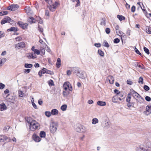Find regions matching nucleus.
<instances>
[{
	"mask_svg": "<svg viewBox=\"0 0 151 151\" xmlns=\"http://www.w3.org/2000/svg\"><path fill=\"white\" fill-rule=\"evenodd\" d=\"M28 122L29 123V130L30 131H34L39 127V124L35 120H29L28 121Z\"/></svg>",
	"mask_w": 151,
	"mask_h": 151,
	"instance_id": "obj_1",
	"label": "nucleus"
},
{
	"mask_svg": "<svg viewBox=\"0 0 151 151\" xmlns=\"http://www.w3.org/2000/svg\"><path fill=\"white\" fill-rule=\"evenodd\" d=\"M58 125L56 123L52 122L50 124V132L52 133H55L57 129Z\"/></svg>",
	"mask_w": 151,
	"mask_h": 151,
	"instance_id": "obj_2",
	"label": "nucleus"
},
{
	"mask_svg": "<svg viewBox=\"0 0 151 151\" xmlns=\"http://www.w3.org/2000/svg\"><path fill=\"white\" fill-rule=\"evenodd\" d=\"M143 114L146 116H148L151 114V105H148L146 106Z\"/></svg>",
	"mask_w": 151,
	"mask_h": 151,
	"instance_id": "obj_3",
	"label": "nucleus"
},
{
	"mask_svg": "<svg viewBox=\"0 0 151 151\" xmlns=\"http://www.w3.org/2000/svg\"><path fill=\"white\" fill-rule=\"evenodd\" d=\"M76 131L79 132H85L86 130L85 127L82 126H80L76 128Z\"/></svg>",
	"mask_w": 151,
	"mask_h": 151,
	"instance_id": "obj_4",
	"label": "nucleus"
},
{
	"mask_svg": "<svg viewBox=\"0 0 151 151\" xmlns=\"http://www.w3.org/2000/svg\"><path fill=\"white\" fill-rule=\"evenodd\" d=\"M27 57L29 59H34L37 58V55L33 53V52H31L27 53Z\"/></svg>",
	"mask_w": 151,
	"mask_h": 151,
	"instance_id": "obj_5",
	"label": "nucleus"
},
{
	"mask_svg": "<svg viewBox=\"0 0 151 151\" xmlns=\"http://www.w3.org/2000/svg\"><path fill=\"white\" fill-rule=\"evenodd\" d=\"M77 76L80 78L84 79L87 77V75L85 72L84 71H80L78 74H77Z\"/></svg>",
	"mask_w": 151,
	"mask_h": 151,
	"instance_id": "obj_6",
	"label": "nucleus"
},
{
	"mask_svg": "<svg viewBox=\"0 0 151 151\" xmlns=\"http://www.w3.org/2000/svg\"><path fill=\"white\" fill-rule=\"evenodd\" d=\"M32 139L36 142H39L41 140L40 138L35 134H34L32 136Z\"/></svg>",
	"mask_w": 151,
	"mask_h": 151,
	"instance_id": "obj_7",
	"label": "nucleus"
},
{
	"mask_svg": "<svg viewBox=\"0 0 151 151\" xmlns=\"http://www.w3.org/2000/svg\"><path fill=\"white\" fill-rule=\"evenodd\" d=\"M19 25L22 28L25 29L27 28L28 24L27 23H24L19 21L18 23Z\"/></svg>",
	"mask_w": 151,
	"mask_h": 151,
	"instance_id": "obj_8",
	"label": "nucleus"
},
{
	"mask_svg": "<svg viewBox=\"0 0 151 151\" xmlns=\"http://www.w3.org/2000/svg\"><path fill=\"white\" fill-rule=\"evenodd\" d=\"M19 6L17 4L15 5H12L10 6H9L7 8L8 10H11V11H14L17 10Z\"/></svg>",
	"mask_w": 151,
	"mask_h": 151,
	"instance_id": "obj_9",
	"label": "nucleus"
},
{
	"mask_svg": "<svg viewBox=\"0 0 151 151\" xmlns=\"http://www.w3.org/2000/svg\"><path fill=\"white\" fill-rule=\"evenodd\" d=\"M130 93L133 97L136 100L140 96L135 91L132 90L130 91Z\"/></svg>",
	"mask_w": 151,
	"mask_h": 151,
	"instance_id": "obj_10",
	"label": "nucleus"
},
{
	"mask_svg": "<svg viewBox=\"0 0 151 151\" xmlns=\"http://www.w3.org/2000/svg\"><path fill=\"white\" fill-rule=\"evenodd\" d=\"M25 44L24 42H22L16 44L15 46V48L20 49L24 48L25 47Z\"/></svg>",
	"mask_w": 151,
	"mask_h": 151,
	"instance_id": "obj_11",
	"label": "nucleus"
},
{
	"mask_svg": "<svg viewBox=\"0 0 151 151\" xmlns=\"http://www.w3.org/2000/svg\"><path fill=\"white\" fill-rule=\"evenodd\" d=\"M136 101L137 102V103H138L140 104L144 103L145 101L144 99L141 96H140L137 99Z\"/></svg>",
	"mask_w": 151,
	"mask_h": 151,
	"instance_id": "obj_12",
	"label": "nucleus"
},
{
	"mask_svg": "<svg viewBox=\"0 0 151 151\" xmlns=\"http://www.w3.org/2000/svg\"><path fill=\"white\" fill-rule=\"evenodd\" d=\"M70 85V83L68 82H65L63 85V87L64 89L66 91Z\"/></svg>",
	"mask_w": 151,
	"mask_h": 151,
	"instance_id": "obj_13",
	"label": "nucleus"
},
{
	"mask_svg": "<svg viewBox=\"0 0 151 151\" xmlns=\"http://www.w3.org/2000/svg\"><path fill=\"white\" fill-rule=\"evenodd\" d=\"M72 71L77 76V74H78L80 71L78 68L74 67L73 68Z\"/></svg>",
	"mask_w": 151,
	"mask_h": 151,
	"instance_id": "obj_14",
	"label": "nucleus"
},
{
	"mask_svg": "<svg viewBox=\"0 0 151 151\" xmlns=\"http://www.w3.org/2000/svg\"><path fill=\"white\" fill-rule=\"evenodd\" d=\"M107 80L109 81V83L111 84H112L114 83V79L112 76H109L107 78Z\"/></svg>",
	"mask_w": 151,
	"mask_h": 151,
	"instance_id": "obj_15",
	"label": "nucleus"
},
{
	"mask_svg": "<svg viewBox=\"0 0 151 151\" xmlns=\"http://www.w3.org/2000/svg\"><path fill=\"white\" fill-rule=\"evenodd\" d=\"M8 137L4 135H0V142H3L6 140Z\"/></svg>",
	"mask_w": 151,
	"mask_h": 151,
	"instance_id": "obj_16",
	"label": "nucleus"
},
{
	"mask_svg": "<svg viewBox=\"0 0 151 151\" xmlns=\"http://www.w3.org/2000/svg\"><path fill=\"white\" fill-rule=\"evenodd\" d=\"M147 148H145V147L143 145L140 146L137 149V151H145Z\"/></svg>",
	"mask_w": 151,
	"mask_h": 151,
	"instance_id": "obj_17",
	"label": "nucleus"
},
{
	"mask_svg": "<svg viewBox=\"0 0 151 151\" xmlns=\"http://www.w3.org/2000/svg\"><path fill=\"white\" fill-rule=\"evenodd\" d=\"M6 107L4 104H0V110L1 111L5 110L6 109Z\"/></svg>",
	"mask_w": 151,
	"mask_h": 151,
	"instance_id": "obj_18",
	"label": "nucleus"
},
{
	"mask_svg": "<svg viewBox=\"0 0 151 151\" xmlns=\"http://www.w3.org/2000/svg\"><path fill=\"white\" fill-rule=\"evenodd\" d=\"M52 115H55L58 114V111L56 109H53L51 111Z\"/></svg>",
	"mask_w": 151,
	"mask_h": 151,
	"instance_id": "obj_19",
	"label": "nucleus"
},
{
	"mask_svg": "<svg viewBox=\"0 0 151 151\" xmlns=\"http://www.w3.org/2000/svg\"><path fill=\"white\" fill-rule=\"evenodd\" d=\"M97 104L98 105L101 106H104L106 105V103L105 102L100 101L97 102Z\"/></svg>",
	"mask_w": 151,
	"mask_h": 151,
	"instance_id": "obj_20",
	"label": "nucleus"
},
{
	"mask_svg": "<svg viewBox=\"0 0 151 151\" xmlns=\"http://www.w3.org/2000/svg\"><path fill=\"white\" fill-rule=\"evenodd\" d=\"M28 21L31 24L35 23V20L32 17H29L28 19Z\"/></svg>",
	"mask_w": 151,
	"mask_h": 151,
	"instance_id": "obj_21",
	"label": "nucleus"
},
{
	"mask_svg": "<svg viewBox=\"0 0 151 151\" xmlns=\"http://www.w3.org/2000/svg\"><path fill=\"white\" fill-rule=\"evenodd\" d=\"M61 65V60L60 58H58L57 59L56 65V66L58 68H59Z\"/></svg>",
	"mask_w": 151,
	"mask_h": 151,
	"instance_id": "obj_22",
	"label": "nucleus"
},
{
	"mask_svg": "<svg viewBox=\"0 0 151 151\" xmlns=\"http://www.w3.org/2000/svg\"><path fill=\"white\" fill-rule=\"evenodd\" d=\"M46 136L45 133L44 131H41L40 133V136L41 138H45Z\"/></svg>",
	"mask_w": 151,
	"mask_h": 151,
	"instance_id": "obj_23",
	"label": "nucleus"
},
{
	"mask_svg": "<svg viewBox=\"0 0 151 151\" xmlns=\"http://www.w3.org/2000/svg\"><path fill=\"white\" fill-rule=\"evenodd\" d=\"M99 121L96 118H94L92 120V123L93 124H95L98 123Z\"/></svg>",
	"mask_w": 151,
	"mask_h": 151,
	"instance_id": "obj_24",
	"label": "nucleus"
},
{
	"mask_svg": "<svg viewBox=\"0 0 151 151\" xmlns=\"http://www.w3.org/2000/svg\"><path fill=\"white\" fill-rule=\"evenodd\" d=\"M116 32L117 35L120 36H122L124 34L123 32L119 29L116 31Z\"/></svg>",
	"mask_w": 151,
	"mask_h": 151,
	"instance_id": "obj_25",
	"label": "nucleus"
},
{
	"mask_svg": "<svg viewBox=\"0 0 151 151\" xmlns=\"http://www.w3.org/2000/svg\"><path fill=\"white\" fill-rule=\"evenodd\" d=\"M117 18L119 19V20L120 21L122 20H124L125 19V18L122 15H118L117 16Z\"/></svg>",
	"mask_w": 151,
	"mask_h": 151,
	"instance_id": "obj_26",
	"label": "nucleus"
},
{
	"mask_svg": "<svg viewBox=\"0 0 151 151\" xmlns=\"http://www.w3.org/2000/svg\"><path fill=\"white\" fill-rule=\"evenodd\" d=\"M118 99V97L117 96H113L112 99V101L114 103H117V100Z\"/></svg>",
	"mask_w": 151,
	"mask_h": 151,
	"instance_id": "obj_27",
	"label": "nucleus"
},
{
	"mask_svg": "<svg viewBox=\"0 0 151 151\" xmlns=\"http://www.w3.org/2000/svg\"><path fill=\"white\" fill-rule=\"evenodd\" d=\"M24 66L26 68H30L32 67L33 65L31 64L25 63Z\"/></svg>",
	"mask_w": 151,
	"mask_h": 151,
	"instance_id": "obj_28",
	"label": "nucleus"
},
{
	"mask_svg": "<svg viewBox=\"0 0 151 151\" xmlns=\"http://www.w3.org/2000/svg\"><path fill=\"white\" fill-rule=\"evenodd\" d=\"M45 114L48 117H49L52 115L51 112H50L49 111H45Z\"/></svg>",
	"mask_w": 151,
	"mask_h": 151,
	"instance_id": "obj_29",
	"label": "nucleus"
},
{
	"mask_svg": "<svg viewBox=\"0 0 151 151\" xmlns=\"http://www.w3.org/2000/svg\"><path fill=\"white\" fill-rule=\"evenodd\" d=\"M150 27L149 26H147L146 27V32L147 33L149 34H151V31L150 30Z\"/></svg>",
	"mask_w": 151,
	"mask_h": 151,
	"instance_id": "obj_30",
	"label": "nucleus"
},
{
	"mask_svg": "<svg viewBox=\"0 0 151 151\" xmlns=\"http://www.w3.org/2000/svg\"><path fill=\"white\" fill-rule=\"evenodd\" d=\"M67 108V106L66 104H64L63 105L60 107V109L61 110L63 111H65Z\"/></svg>",
	"mask_w": 151,
	"mask_h": 151,
	"instance_id": "obj_31",
	"label": "nucleus"
},
{
	"mask_svg": "<svg viewBox=\"0 0 151 151\" xmlns=\"http://www.w3.org/2000/svg\"><path fill=\"white\" fill-rule=\"evenodd\" d=\"M6 61V58L0 59V66L2 65L5 63Z\"/></svg>",
	"mask_w": 151,
	"mask_h": 151,
	"instance_id": "obj_32",
	"label": "nucleus"
},
{
	"mask_svg": "<svg viewBox=\"0 0 151 151\" xmlns=\"http://www.w3.org/2000/svg\"><path fill=\"white\" fill-rule=\"evenodd\" d=\"M131 99V96L130 94L129 93L127 95V97L126 98V101L127 102H130V101Z\"/></svg>",
	"mask_w": 151,
	"mask_h": 151,
	"instance_id": "obj_33",
	"label": "nucleus"
},
{
	"mask_svg": "<svg viewBox=\"0 0 151 151\" xmlns=\"http://www.w3.org/2000/svg\"><path fill=\"white\" fill-rule=\"evenodd\" d=\"M33 53L37 55H39L40 53V51L39 50L36 49L34 50L33 52Z\"/></svg>",
	"mask_w": 151,
	"mask_h": 151,
	"instance_id": "obj_34",
	"label": "nucleus"
},
{
	"mask_svg": "<svg viewBox=\"0 0 151 151\" xmlns=\"http://www.w3.org/2000/svg\"><path fill=\"white\" fill-rule=\"evenodd\" d=\"M98 52L99 55L103 57L104 56V53L101 50H98Z\"/></svg>",
	"mask_w": 151,
	"mask_h": 151,
	"instance_id": "obj_35",
	"label": "nucleus"
},
{
	"mask_svg": "<svg viewBox=\"0 0 151 151\" xmlns=\"http://www.w3.org/2000/svg\"><path fill=\"white\" fill-rule=\"evenodd\" d=\"M18 94L19 97H22L23 96L24 93L21 90H19L18 91Z\"/></svg>",
	"mask_w": 151,
	"mask_h": 151,
	"instance_id": "obj_36",
	"label": "nucleus"
},
{
	"mask_svg": "<svg viewBox=\"0 0 151 151\" xmlns=\"http://www.w3.org/2000/svg\"><path fill=\"white\" fill-rule=\"evenodd\" d=\"M4 19L6 20V21H7V22L10 23V22H12L11 18L9 17L6 16Z\"/></svg>",
	"mask_w": 151,
	"mask_h": 151,
	"instance_id": "obj_37",
	"label": "nucleus"
},
{
	"mask_svg": "<svg viewBox=\"0 0 151 151\" xmlns=\"http://www.w3.org/2000/svg\"><path fill=\"white\" fill-rule=\"evenodd\" d=\"M103 43L104 44V46L107 47H109V45L106 40L104 41Z\"/></svg>",
	"mask_w": 151,
	"mask_h": 151,
	"instance_id": "obj_38",
	"label": "nucleus"
},
{
	"mask_svg": "<svg viewBox=\"0 0 151 151\" xmlns=\"http://www.w3.org/2000/svg\"><path fill=\"white\" fill-rule=\"evenodd\" d=\"M73 2H75L76 1L77 3L76 4V6H78L80 5V1L79 0H71Z\"/></svg>",
	"mask_w": 151,
	"mask_h": 151,
	"instance_id": "obj_39",
	"label": "nucleus"
},
{
	"mask_svg": "<svg viewBox=\"0 0 151 151\" xmlns=\"http://www.w3.org/2000/svg\"><path fill=\"white\" fill-rule=\"evenodd\" d=\"M138 82L139 83L143 84V78L142 77H140L139 78Z\"/></svg>",
	"mask_w": 151,
	"mask_h": 151,
	"instance_id": "obj_40",
	"label": "nucleus"
},
{
	"mask_svg": "<svg viewBox=\"0 0 151 151\" xmlns=\"http://www.w3.org/2000/svg\"><path fill=\"white\" fill-rule=\"evenodd\" d=\"M134 50H135V52L137 54L139 55H142V54L136 48V47H134Z\"/></svg>",
	"mask_w": 151,
	"mask_h": 151,
	"instance_id": "obj_41",
	"label": "nucleus"
},
{
	"mask_svg": "<svg viewBox=\"0 0 151 151\" xmlns=\"http://www.w3.org/2000/svg\"><path fill=\"white\" fill-rule=\"evenodd\" d=\"M144 50L145 52L147 53V55H148L150 53L149 50L146 47H144Z\"/></svg>",
	"mask_w": 151,
	"mask_h": 151,
	"instance_id": "obj_42",
	"label": "nucleus"
},
{
	"mask_svg": "<svg viewBox=\"0 0 151 151\" xmlns=\"http://www.w3.org/2000/svg\"><path fill=\"white\" fill-rule=\"evenodd\" d=\"M59 4L58 2L56 1H55L54 3L52 4L51 5L53 6V7H55L56 9L57 8V6Z\"/></svg>",
	"mask_w": 151,
	"mask_h": 151,
	"instance_id": "obj_43",
	"label": "nucleus"
},
{
	"mask_svg": "<svg viewBox=\"0 0 151 151\" xmlns=\"http://www.w3.org/2000/svg\"><path fill=\"white\" fill-rule=\"evenodd\" d=\"M40 52L42 55H44L45 53V49L43 48H41L40 49Z\"/></svg>",
	"mask_w": 151,
	"mask_h": 151,
	"instance_id": "obj_44",
	"label": "nucleus"
},
{
	"mask_svg": "<svg viewBox=\"0 0 151 151\" xmlns=\"http://www.w3.org/2000/svg\"><path fill=\"white\" fill-rule=\"evenodd\" d=\"M63 95L64 96H67L69 94L68 92H66L65 91H63Z\"/></svg>",
	"mask_w": 151,
	"mask_h": 151,
	"instance_id": "obj_45",
	"label": "nucleus"
},
{
	"mask_svg": "<svg viewBox=\"0 0 151 151\" xmlns=\"http://www.w3.org/2000/svg\"><path fill=\"white\" fill-rule=\"evenodd\" d=\"M15 40L17 41H19L22 40V37L20 36L17 37L15 38Z\"/></svg>",
	"mask_w": 151,
	"mask_h": 151,
	"instance_id": "obj_46",
	"label": "nucleus"
},
{
	"mask_svg": "<svg viewBox=\"0 0 151 151\" xmlns=\"http://www.w3.org/2000/svg\"><path fill=\"white\" fill-rule=\"evenodd\" d=\"M10 29L11 31H15L17 30V27H12Z\"/></svg>",
	"mask_w": 151,
	"mask_h": 151,
	"instance_id": "obj_47",
	"label": "nucleus"
},
{
	"mask_svg": "<svg viewBox=\"0 0 151 151\" xmlns=\"http://www.w3.org/2000/svg\"><path fill=\"white\" fill-rule=\"evenodd\" d=\"M10 127L8 126L5 127L4 128V130L5 132H6L8 131Z\"/></svg>",
	"mask_w": 151,
	"mask_h": 151,
	"instance_id": "obj_48",
	"label": "nucleus"
},
{
	"mask_svg": "<svg viewBox=\"0 0 151 151\" xmlns=\"http://www.w3.org/2000/svg\"><path fill=\"white\" fill-rule=\"evenodd\" d=\"M120 41V40L118 38L115 39L114 40V42L115 43H118Z\"/></svg>",
	"mask_w": 151,
	"mask_h": 151,
	"instance_id": "obj_49",
	"label": "nucleus"
},
{
	"mask_svg": "<svg viewBox=\"0 0 151 151\" xmlns=\"http://www.w3.org/2000/svg\"><path fill=\"white\" fill-rule=\"evenodd\" d=\"M56 9L55 7H53L52 5H51L50 7V9L52 12L54 11Z\"/></svg>",
	"mask_w": 151,
	"mask_h": 151,
	"instance_id": "obj_50",
	"label": "nucleus"
},
{
	"mask_svg": "<svg viewBox=\"0 0 151 151\" xmlns=\"http://www.w3.org/2000/svg\"><path fill=\"white\" fill-rule=\"evenodd\" d=\"M7 13H8V12L7 11H4V12H0V15L2 16V15H6L7 14Z\"/></svg>",
	"mask_w": 151,
	"mask_h": 151,
	"instance_id": "obj_51",
	"label": "nucleus"
},
{
	"mask_svg": "<svg viewBox=\"0 0 151 151\" xmlns=\"http://www.w3.org/2000/svg\"><path fill=\"white\" fill-rule=\"evenodd\" d=\"M5 85L1 83H0V89H2L5 87Z\"/></svg>",
	"mask_w": 151,
	"mask_h": 151,
	"instance_id": "obj_52",
	"label": "nucleus"
},
{
	"mask_svg": "<svg viewBox=\"0 0 151 151\" xmlns=\"http://www.w3.org/2000/svg\"><path fill=\"white\" fill-rule=\"evenodd\" d=\"M110 124V123L109 122H107L105 123V125L104 127L106 128H108L109 127V125Z\"/></svg>",
	"mask_w": 151,
	"mask_h": 151,
	"instance_id": "obj_53",
	"label": "nucleus"
},
{
	"mask_svg": "<svg viewBox=\"0 0 151 151\" xmlns=\"http://www.w3.org/2000/svg\"><path fill=\"white\" fill-rule=\"evenodd\" d=\"M105 32L107 34H109L110 32V29L109 28H107L105 29Z\"/></svg>",
	"mask_w": 151,
	"mask_h": 151,
	"instance_id": "obj_54",
	"label": "nucleus"
},
{
	"mask_svg": "<svg viewBox=\"0 0 151 151\" xmlns=\"http://www.w3.org/2000/svg\"><path fill=\"white\" fill-rule=\"evenodd\" d=\"M144 88L145 90H146V91H148L150 89L149 87L147 85H145L144 86Z\"/></svg>",
	"mask_w": 151,
	"mask_h": 151,
	"instance_id": "obj_55",
	"label": "nucleus"
},
{
	"mask_svg": "<svg viewBox=\"0 0 151 151\" xmlns=\"http://www.w3.org/2000/svg\"><path fill=\"white\" fill-rule=\"evenodd\" d=\"M23 71L24 73H29L30 71V70L29 69H24Z\"/></svg>",
	"mask_w": 151,
	"mask_h": 151,
	"instance_id": "obj_56",
	"label": "nucleus"
},
{
	"mask_svg": "<svg viewBox=\"0 0 151 151\" xmlns=\"http://www.w3.org/2000/svg\"><path fill=\"white\" fill-rule=\"evenodd\" d=\"M47 69L46 68H44L41 70V73H42L43 74H45L46 73V71Z\"/></svg>",
	"mask_w": 151,
	"mask_h": 151,
	"instance_id": "obj_57",
	"label": "nucleus"
},
{
	"mask_svg": "<svg viewBox=\"0 0 151 151\" xmlns=\"http://www.w3.org/2000/svg\"><path fill=\"white\" fill-rule=\"evenodd\" d=\"M145 99L148 101H151L150 98L148 96H146L145 98Z\"/></svg>",
	"mask_w": 151,
	"mask_h": 151,
	"instance_id": "obj_58",
	"label": "nucleus"
},
{
	"mask_svg": "<svg viewBox=\"0 0 151 151\" xmlns=\"http://www.w3.org/2000/svg\"><path fill=\"white\" fill-rule=\"evenodd\" d=\"M135 7L134 6H133L131 8V10L132 12H135Z\"/></svg>",
	"mask_w": 151,
	"mask_h": 151,
	"instance_id": "obj_59",
	"label": "nucleus"
},
{
	"mask_svg": "<svg viewBox=\"0 0 151 151\" xmlns=\"http://www.w3.org/2000/svg\"><path fill=\"white\" fill-rule=\"evenodd\" d=\"M94 45L96 47H99L101 46V44L100 43H95Z\"/></svg>",
	"mask_w": 151,
	"mask_h": 151,
	"instance_id": "obj_60",
	"label": "nucleus"
},
{
	"mask_svg": "<svg viewBox=\"0 0 151 151\" xmlns=\"http://www.w3.org/2000/svg\"><path fill=\"white\" fill-rule=\"evenodd\" d=\"M38 103L40 105H41L43 103V101L41 99H40L38 100Z\"/></svg>",
	"mask_w": 151,
	"mask_h": 151,
	"instance_id": "obj_61",
	"label": "nucleus"
},
{
	"mask_svg": "<svg viewBox=\"0 0 151 151\" xmlns=\"http://www.w3.org/2000/svg\"><path fill=\"white\" fill-rule=\"evenodd\" d=\"M7 22V21H6L4 19L2 20L1 22V24H5V23Z\"/></svg>",
	"mask_w": 151,
	"mask_h": 151,
	"instance_id": "obj_62",
	"label": "nucleus"
},
{
	"mask_svg": "<svg viewBox=\"0 0 151 151\" xmlns=\"http://www.w3.org/2000/svg\"><path fill=\"white\" fill-rule=\"evenodd\" d=\"M114 92L117 94H118L120 93V91L117 90L115 89L114 90Z\"/></svg>",
	"mask_w": 151,
	"mask_h": 151,
	"instance_id": "obj_63",
	"label": "nucleus"
},
{
	"mask_svg": "<svg viewBox=\"0 0 151 151\" xmlns=\"http://www.w3.org/2000/svg\"><path fill=\"white\" fill-rule=\"evenodd\" d=\"M88 102L89 104H92L93 103V101L91 100H89L88 101Z\"/></svg>",
	"mask_w": 151,
	"mask_h": 151,
	"instance_id": "obj_64",
	"label": "nucleus"
}]
</instances>
